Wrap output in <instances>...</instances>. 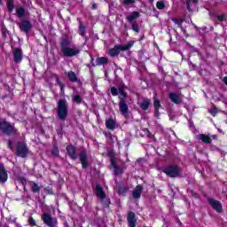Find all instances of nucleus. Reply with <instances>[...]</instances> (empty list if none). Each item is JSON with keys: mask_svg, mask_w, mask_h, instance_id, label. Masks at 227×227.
<instances>
[{"mask_svg": "<svg viewBox=\"0 0 227 227\" xmlns=\"http://www.w3.org/2000/svg\"><path fill=\"white\" fill-rule=\"evenodd\" d=\"M111 93L114 97L119 95L120 102H119V109L122 116H127L129 114V106L127 102H125V98H127V93L125 92V88L123 86L116 89L115 87L111 88Z\"/></svg>", "mask_w": 227, "mask_h": 227, "instance_id": "f257e3e1", "label": "nucleus"}, {"mask_svg": "<svg viewBox=\"0 0 227 227\" xmlns=\"http://www.w3.org/2000/svg\"><path fill=\"white\" fill-rule=\"evenodd\" d=\"M60 49L63 56L66 58H74L81 54V48L75 44H70V40L67 37L61 42Z\"/></svg>", "mask_w": 227, "mask_h": 227, "instance_id": "f03ea898", "label": "nucleus"}, {"mask_svg": "<svg viewBox=\"0 0 227 227\" xmlns=\"http://www.w3.org/2000/svg\"><path fill=\"white\" fill-rule=\"evenodd\" d=\"M57 114L60 120H67V116H68V102H67V99L59 100L57 104Z\"/></svg>", "mask_w": 227, "mask_h": 227, "instance_id": "7ed1b4c3", "label": "nucleus"}, {"mask_svg": "<svg viewBox=\"0 0 227 227\" xmlns=\"http://www.w3.org/2000/svg\"><path fill=\"white\" fill-rule=\"evenodd\" d=\"M131 47H134V41H130L127 44L115 45L113 49L109 50L108 54L111 56V58H114L118 56L120 52L129 51V49H131Z\"/></svg>", "mask_w": 227, "mask_h": 227, "instance_id": "20e7f679", "label": "nucleus"}, {"mask_svg": "<svg viewBox=\"0 0 227 227\" xmlns=\"http://www.w3.org/2000/svg\"><path fill=\"white\" fill-rule=\"evenodd\" d=\"M0 129L4 134H7L8 136H12V134H17V129L6 121L0 122Z\"/></svg>", "mask_w": 227, "mask_h": 227, "instance_id": "39448f33", "label": "nucleus"}, {"mask_svg": "<svg viewBox=\"0 0 227 227\" xmlns=\"http://www.w3.org/2000/svg\"><path fill=\"white\" fill-rule=\"evenodd\" d=\"M163 173L167 175V176H170L171 178H176V176H178L180 175V168L176 166H168L163 168L162 169Z\"/></svg>", "mask_w": 227, "mask_h": 227, "instance_id": "423d86ee", "label": "nucleus"}, {"mask_svg": "<svg viewBox=\"0 0 227 227\" xmlns=\"http://www.w3.org/2000/svg\"><path fill=\"white\" fill-rule=\"evenodd\" d=\"M42 221L49 227L58 226V218L52 217L50 214L44 213L42 215Z\"/></svg>", "mask_w": 227, "mask_h": 227, "instance_id": "0eeeda50", "label": "nucleus"}, {"mask_svg": "<svg viewBox=\"0 0 227 227\" xmlns=\"http://www.w3.org/2000/svg\"><path fill=\"white\" fill-rule=\"evenodd\" d=\"M96 196L99 198L100 203H102L103 207H109V200H106V192H104V189H102V186L99 184L96 185Z\"/></svg>", "mask_w": 227, "mask_h": 227, "instance_id": "6e6552de", "label": "nucleus"}, {"mask_svg": "<svg viewBox=\"0 0 227 227\" xmlns=\"http://www.w3.org/2000/svg\"><path fill=\"white\" fill-rule=\"evenodd\" d=\"M29 153V149L27 148V145L24 142H19L17 146V155L19 157H22V159L27 157Z\"/></svg>", "mask_w": 227, "mask_h": 227, "instance_id": "1a4fd4ad", "label": "nucleus"}, {"mask_svg": "<svg viewBox=\"0 0 227 227\" xmlns=\"http://www.w3.org/2000/svg\"><path fill=\"white\" fill-rule=\"evenodd\" d=\"M208 203L212 207L215 212H223V204L219 202V200H215V199L209 198Z\"/></svg>", "mask_w": 227, "mask_h": 227, "instance_id": "9d476101", "label": "nucleus"}, {"mask_svg": "<svg viewBox=\"0 0 227 227\" xmlns=\"http://www.w3.org/2000/svg\"><path fill=\"white\" fill-rule=\"evenodd\" d=\"M12 54L15 63H20L22 61V49L15 48L12 50Z\"/></svg>", "mask_w": 227, "mask_h": 227, "instance_id": "9b49d317", "label": "nucleus"}, {"mask_svg": "<svg viewBox=\"0 0 227 227\" xmlns=\"http://www.w3.org/2000/svg\"><path fill=\"white\" fill-rule=\"evenodd\" d=\"M67 152L69 157L73 159V160H75V159H77V149H75L74 145H67Z\"/></svg>", "mask_w": 227, "mask_h": 227, "instance_id": "f8f14e48", "label": "nucleus"}, {"mask_svg": "<svg viewBox=\"0 0 227 227\" xmlns=\"http://www.w3.org/2000/svg\"><path fill=\"white\" fill-rule=\"evenodd\" d=\"M198 138L200 139V141H203V143H211L212 139H217V136L213 135L211 137L205 135V134H200L198 136Z\"/></svg>", "mask_w": 227, "mask_h": 227, "instance_id": "ddd939ff", "label": "nucleus"}, {"mask_svg": "<svg viewBox=\"0 0 227 227\" xmlns=\"http://www.w3.org/2000/svg\"><path fill=\"white\" fill-rule=\"evenodd\" d=\"M171 102L174 104H182V95L176 93H170L168 95Z\"/></svg>", "mask_w": 227, "mask_h": 227, "instance_id": "4468645a", "label": "nucleus"}, {"mask_svg": "<svg viewBox=\"0 0 227 227\" xmlns=\"http://www.w3.org/2000/svg\"><path fill=\"white\" fill-rule=\"evenodd\" d=\"M143 192V185H137L136 189L132 192V196L135 200H139L141 198V193Z\"/></svg>", "mask_w": 227, "mask_h": 227, "instance_id": "2eb2a0df", "label": "nucleus"}, {"mask_svg": "<svg viewBox=\"0 0 227 227\" xmlns=\"http://www.w3.org/2000/svg\"><path fill=\"white\" fill-rule=\"evenodd\" d=\"M20 29L21 31H24V33H27V31L31 29V22H29L28 20L21 21L20 25Z\"/></svg>", "mask_w": 227, "mask_h": 227, "instance_id": "dca6fc26", "label": "nucleus"}, {"mask_svg": "<svg viewBox=\"0 0 227 227\" xmlns=\"http://www.w3.org/2000/svg\"><path fill=\"white\" fill-rule=\"evenodd\" d=\"M6 180H8V173H6L4 167L3 165H0V182L4 184Z\"/></svg>", "mask_w": 227, "mask_h": 227, "instance_id": "f3484780", "label": "nucleus"}, {"mask_svg": "<svg viewBox=\"0 0 227 227\" xmlns=\"http://www.w3.org/2000/svg\"><path fill=\"white\" fill-rule=\"evenodd\" d=\"M128 223L129 227H136V214L134 212L128 214Z\"/></svg>", "mask_w": 227, "mask_h": 227, "instance_id": "a211bd4d", "label": "nucleus"}, {"mask_svg": "<svg viewBox=\"0 0 227 227\" xmlns=\"http://www.w3.org/2000/svg\"><path fill=\"white\" fill-rule=\"evenodd\" d=\"M88 159V155L86 154V151H82L80 154V160L82 165V168H88V161L86 160Z\"/></svg>", "mask_w": 227, "mask_h": 227, "instance_id": "6ab92c4d", "label": "nucleus"}, {"mask_svg": "<svg viewBox=\"0 0 227 227\" xmlns=\"http://www.w3.org/2000/svg\"><path fill=\"white\" fill-rule=\"evenodd\" d=\"M106 126L109 130H114L116 128V121H114L113 119H108L106 121Z\"/></svg>", "mask_w": 227, "mask_h": 227, "instance_id": "aec40b11", "label": "nucleus"}, {"mask_svg": "<svg viewBox=\"0 0 227 227\" xmlns=\"http://www.w3.org/2000/svg\"><path fill=\"white\" fill-rule=\"evenodd\" d=\"M138 17H139V12H133L129 15H128L126 17V19H127V20H129L130 22V24H132V22H134V20H136V19H138Z\"/></svg>", "mask_w": 227, "mask_h": 227, "instance_id": "412c9836", "label": "nucleus"}, {"mask_svg": "<svg viewBox=\"0 0 227 227\" xmlns=\"http://www.w3.org/2000/svg\"><path fill=\"white\" fill-rule=\"evenodd\" d=\"M140 107L143 111H147L148 107H150V99L145 98L140 104Z\"/></svg>", "mask_w": 227, "mask_h": 227, "instance_id": "4be33fe9", "label": "nucleus"}, {"mask_svg": "<svg viewBox=\"0 0 227 227\" xmlns=\"http://www.w3.org/2000/svg\"><path fill=\"white\" fill-rule=\"evenodd\" d=\"M67 77L69 81H71L72 82H77V74L74 72L73 71L68 72Z\"/></svg>", "mask_w": 227, "mask_h": 227, "instance_id": "5701e85b", "label": "nucleus"}, {"mask_svg": "<svg viewBox=\"0 0 227 227\" xmlns=\"http://www.w3.org/2000/svg\"><path fill=\"white\" fill-rule=\"evenodd\" d=\"M198 4V0H187L186 4H187V10H189V12L192 11L191 8H192L193 6H196V4Z\"/></svg>", "mask_w": 227, "mask_h": 227, "instance_id": "b1692460", "label": "nucleus"}, {"mask_svg": "<svg viewBox=\"0 0 227 227\" xmlns=\"http://www.w3.org/2000/svg\"><path fill=\"white\" fill-rule=\"evenodd\" d=\"M97 65H107L108 60L105 57L98 58L96 60Z\"/></svg>", "mask_w": 227, "mask_h": 227, "instance_id": "393cba45", "label": "nucleus"}, {"mask_svg": "<svg viewBox=\"0 0 227 227\" xmlns=\"http://www.w3.org/2000/svg\"><path fill=\"white\" fill-rule=\"evenodd\" d=\"M154 109L155 114H159V109H160V101L157 98L154 99Z\"/></svg>", "mask_w": 227, "mask_h": 227, "instance_id": "a878e982", "label": "nucleus"}, {"mask_svg": "<svg viewBox=\"0 0 227 227\" xmlns=\"http://www.w3.org/2000/svg\"><path fill=\"white\" fill-rule=\"evenodd\" d=\"M7 8L9 12H13L15 10V5L13 4V0H7Z\"/></svg>", "mask_w": 227, "mask_h": 227, "instance_id": "bb28decb", "label": "nucleus"}, {"mask_svg": "<svg viewBox=\"0 0 227 227\" xmlns=\"http://www.w3.org/2000/svg\"><path fill=\"white\" fill-rule=\"evenodd\" d=\"M156 7L158 8V10H164L166 8V4L164 3V0L157 2Z\"/></svg>", "mask_w": 227, "mask_h": 227, "instance_id": "cd10ccee", "label": "nucleus"}, {"mask_svg": "<svg viewBox=\"0 0 227 227\" xmlns=\"http://www.w3.org/2000/svg\"><path fill=\"white\" fill-rule=\"evenodd\" d=\"M16 13H17L18 17L22 18L24 13H26V11L24 10V8H19V9H17Z\"/></svg>", "mask_w": 227, "mask_h": 227, "instance_id": "c85d7f7f", "label": "nucleus"}, {"mask_svg": "<svg viewBox=\"0 0 227 227\" xmlns=\"http://www.w3.org/2000/svg\"><path fill=\"white\" fill-rule=\"evenodd\" d=\"M131 27H132L133 31H135V33H139L140 29H139V26L137 25V23L132 22Z\"/></svg>", "mask_w": 227, "mask_h": 227, "instance_id": "c756f323", "label": "nucleus"}, {"mask_svg": "<svg viewBox=\"0 0 227 227\" xmlns=\"http://www.w3.org/2000/svg\"><path fill=\"white\" fill-rule=\"evenodd\" d=\"M32 192H40V186L36 183H33Z\"/></svg>", "mask_w": 227, "mask_h": 227, "instance_id": "7c9ffc66", "label": "nucleus"}, {"mask_svg": "<svg viewBox=\"0 0 227 227\" xmlns=\"http://www.w3.org/2000/svg\"><path fill=\"white\" fill-rule=\"evenodd\" d=\"M86 33V29L84 28V27L82 26V24H80L79 27V35H81V36H84V34Z\"/></svg>", "mask_w": 227, "mask_h": 227, "instance_id": "2f4dec72", "label": "nucleus"}, {"mask_svg": "<svg viewBox=\"0 0 227 227\" xmlns=\"http://www.w3.org/2000/svg\"><path fill=\"white\" fill-rule=\"evenodd\" d=\"M74 102H76V104H81V102H82V98H81L80 95H74Z\"/></svg>", "mask_w": 227, "mask_h": 227, "instance_id": "473e14b6", "label": "nucleus"}, {"mask_svg": "<svg viewBox=\"0 0 227 227\" xmlns=\"http://www.w3.org/2000/svg\"><path fill=\"white\" fill-rule=\"evenodd\" d=\"M145 136H146L147 137H153V136L152 135V133H150V131L147 129H144L143 130Z\"/></svg>", "mask_w": 227, "mask_h": 227, "instance_id": "72a5a7b5", "label": "nucleus"}, {"mask_svg": "<svg viewBox=\"0 0 227 227\" xmlns=\"http://www.w3.org/2000/svg\"><path fill=\"white\" fill-rule=\"evenodd\" d=\"M28 223L30 224V226H36V221H35L33 217H30L28 219Z\"/></svg>", "mask_w": 227, "mask_h": 227, "instance_id": "f704fd0d", "label": "nucleus"}, {"mask_svg": "<svg viewBox=\"0 0 227 227\" xmlns=\"http://www.w3.org/2000/svg\"><path fill=\"white\" fill-rule=\"evenodd\" d=\"M52 155H55L56 157H58V155H59V150H58L57 147L53 148V150L51 151Z\"/></svg>", "mask_w": 227, "mask_h": 227, "instance_id": "c9c22d12", "label": "nucleus"}, {"mask_svg": "<svg viewBox=\"0 0 227 227\" xmlns=\"http://www.w3.org/2000/svg\"><path fill=\"white\" fill-rule=\"evenodd\" d=\"M121 168H118V167H116V166H114V174L115 175H120V174H121Z\"/></svg>", "mask_w": 227, "mask_h": 227, "instance_id": "e433bc0d", "label": "nucleus"}, {"mask_svg": "<svg viewBox=\"0 0 227 227\" xmlns=\"http://www.w3.org/2000/svg\"><path fill=\"white\" fill-rule=\"evenodd\" d=\"M124 4H134L136 0H123Z\"/></svg>", "mask_w": 227, "mask_h": 227, "instance_id": "4c0bfd02", "label": "nucleus"}, {"mask_svg": "<svg viewBox=\"0 0 227 227\" xmlns=\"http://www.w3.org/2000/svg\"><path fill=\"white\" fill-rule=\"evenodd\" d=\"M8 148H10V150H13V141L12 140L8 141Z\"/></svg>", "mask_w": 227, "mask_h": 227, "instance_id": "58836bf2", "label": "nucleus"}, {"mask_svg": "<svg viewBox=\"0 0 227 227\" xmlns=\"http://www.w3.org/2000/svg\"><path fill=\"white\" fill-rule=\"evenodd\" d=\"M209 113H211V114H213V116H215V114L217 113V110H215V108H213L209 111Z\"/></svg>", "mask_w": 227, "mask_h": 227, "instance_id": "ea45409f", "label": "nucleus"}, {"mask_svg": "<svg viewBox=\"0 0 227 227\" xmlns=\"http://www.w3.org/2000/svg\"><path fill=\"white\" fill-rule=\"evenodd\" d=\"M218 20H226V16L224 15L218 16Z\"/></svg>", "mask_w": 227, "mask_h": 227, "instance_id": "a19ab883", "label": "nucleus"}, {"mask_svg": "<svg viewBox=\"0 0 227 227\" xmlns=\"http://www.w3.org/2000/svg\"><path fill=\"white\" fill-rule=\"evenodd\" d=\"M97 8H98V5H97V4H93L92 10H97Z\"/></svg>", "mask_w": 227, "mask_h": 227, "instance_id": "79ce46f5", "label": "nucleus"}, {"mask_svg": "<svg viewBox=\"0 0 227 227\" xmlns=\"http://www.w3.org/2000/svg\"><path fill=\"white\" fill-rule=\"evenodd\" d=\"M223 82H224V84H226V86H227V77H223Z\"/></svg>", "mask_w": 227, "mask_h": 227, "instance_id": "37998d69", "label": "nucleus"}, {"mask_svg": "<svg viewBox=\"0 0 227 227\" xmlns=\"http://www.w3.org/2000/svg\"><path fill=\"white\" fill-rule=\"evenodd\" d=\"M60 89L63 90V83H59Z\"/></svg>", "mask_w": 227, "mask_h": 227, "instance_id": "c03bdc74", "label": "nucleus"}, {"mask_svg": "<svg viewBox=\"0 0 227 227\" xmlns=\"http://www.w3.org/2000/svg\"><path fill=\"white\" fill-rule=\"evenodd\" d=\"M48 193H49V194H52V190H49V191H48Z\"/></svg>", "mask_w": 227, "mask_h": 227, "instance_id": "a18cd8bd", "label": "nucleus"}, {"mask_svg": "<svg viewBox=\"0 0 227 227\" xmlns=\"http://www.w3.org/2000/svg\"><path fill=\"white\" fill-rule=\"evenodd\" d=\"M64 225H65V227H68V223L66 222V223H64Z\"/></svg>", "mask_w": 227, "mask_h": 227, "instance_id": "49530a36", "label": "nucleus"}, {"mask_svg": "<svg viewBox=\"0 0 227 227\" xmlns=\"http://www.w3.org/2000/svg\"><path fill=\"white\" fill-rule=\"evenodd\" d=\"M22 184H26V179L21 180Z\"/></svg>", "mask_w": 227, "mask_h": 227, "instance_id": "de8ad7c7", "label": "nucleus"}, {"mask_svg": "<svg viewBox=\"0 0 227 227\" xmlns=\"http://www.w3.org/2000/svg\"><path fill=\"white\" fill-rule=\"evenodd\" d=\"M150 3H153V0H150Z\"/></svg>", "mask_w": 227, "mask_h": 227, "instance_id": "09e8293b", "label": "nucleus"}, {"mask_svg": "<svg viewBox=\"0 0 227 227\" xmlns=\"http://www.w3.org/2000/svg\"><path fill=\"white\" fill-rule=\"evenodd\" d=\"M112 164H114L113 160H112Z\"/></svg>", "mask_w": 227, "mask_h": 227, "instance_id": "8fccbe9b", "label": "nucleus"}]
</instances>
